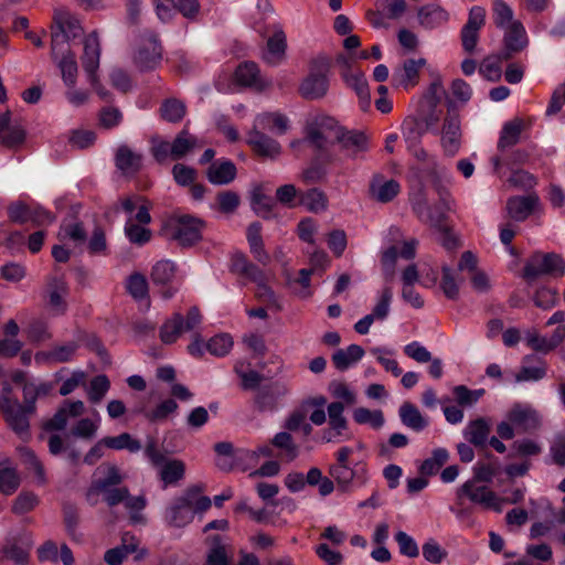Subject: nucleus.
<instances>
[{
    "instance_id": "603ef678",
    "label": "nucleus",
    "mask_w": 565,
    "mask_h": 565,
    "mask_svg": "<svg viewBox=\"0 0 565 565\" xmlns=\"http://www.w3.org/2000/svg\"><path fill=\"white\" fill-rule=\"evenodd\" d=\"M247 241L250 247V252L254 257L263 265L269 262V255L264 249L263 239L260 235V225L253 223L247 228Z\"/></svg>"
},
{
    "instance_id": "5701e85b",
    "label": "nucleus",
    "mask_w": 565,
    "mask_h": 565,
    "mask_svg": "<svg viewBox=\"0 0 565 565\" xmlns=\"http://www.w3.org/2000/svg\"><path fill=\"white\" fill-rule=\"evenodd\" d=\"M247 143L260 157L276 159L281 153V146L271 137L263 134L258 128L253 126L248 132Z\"/></svg>"
},
{
    "instance_id": "4d7b16f0",
    "label": "nucleus",
    "mask_w": 565,
    "mask_h": 565,
    "mask_svg": "<svg viewBox=\"0 0 565 565\" xmlns=\"http://www.w3.org/2000/svg\"><path fill=\"white\" fill-rule=\"evenodd\" d=\"M353 419L360 425H370L374 429L384 425V416L380 409L371 411L365 407H358L353 411Z\"/></svg>"
},
{
    "instance_id": "49530a36",
    "label": "nucleus",
    "mask_w": 565,
    "mask_h": 565,
    "mask_svg": "<svg viewBox=\"0 0 565 565\" xmlns=\"http://www.w3.org/2000/svg\"><path fill=\"white\" fill-rule=\"evenodd\" d=\"M142 158L126 146L116 153V166L124 174H134L141 167Z\"/></svg>"
},
{
    "instance_id": "774afa93",
    "label": "nucleus",
    "mask_w": 565,
    "mask_h": 565,
    "mask_svg": "<svg viewBox=\"0 0 565 565\" xmlns=\"http://www.w3.org/2000/svg\"><path fill=\"white\" fill-rule=\"evenodd\" d=\"M206 561L209 565H231L227 547L221 543L218 537L214 539Z\"/></svg>"
},
{
    "instance_id": "6ab92c4d",
    "label": "nucleus",
    "mask_w": 565,
    "mask_h": 565,
    "mask_svg": "<svg viewBox=\"0 0 565 565\" xmlns=\"http://www.w3.org/2000/svg\"><path fill=\"white\" fill-rule=\"evenodd\" d=\"M461 124L457 114H448L440 130V145L444 153L454 157L461 147Z\"/></svg>"
},
{
    "instance_id": "b1692460",
    "label": "nucleus",
    "mask_w": 565,
    "mask_h": 565,
    "mask_svg": "<svg viewBox=\"0 0 565 565\" xmlns=\"http://www.w3.org/2000/svg\"><path fill=\"white\" fill-rule=\"evenodd\" d=\"M84 412L85 405L82 401H65L44 427L47 430L64 429L71 419L82 416Z\"/></svg>"
},
{
    "instance_id": "052dcab7",
    "label": "nucleus",
    "mask_w": 565,
    "mask_h": 565,
    "mask_svg": "<svg viewBox=\"0 0 565 565\" xmlns=\"http://www.w3.org/2000/svg\"><path fill=\"white\" fill-rule=\"evenodd\" d=\"M104 443L107 448L115 450L127 449L130 452H137L141 449V444L128 433H122L115 437H105Z\"/></svg>"
},
{
    "instance_id": "e2e57ef3",
    "label": "nucleus",
    "mask_w": 565,
    "mask_h": 565,
    "mask_svg": "<svg viewBox=\"0 0 565 565\" xmlns=\"http://www.w3.org/2000/svg\"><path fill=\"white\" fill-rule=\"evenodd\" d=\"M370 353L373 354L377 362L385 369V371L391 372L394 376H399L402 374V369L398 366L396 360L390 358L393 355V350L382 347H375L370 349Z\"/></svg>"
},
{
    "instance_id": "a18cd8bd",
    "label": "nucleus",
    "mask_w": 565,
    "mask_h": 565,
    "mask_svg": "<svg viewBox=\"0 0 565 565\" xmlns=\"http://www.w3.org/2000/svg\"><path fill=\"white\" fill-rule=\"evenodd\" d=\"M504 44L508 50L518 52L527 45L526 31L520 21L511 22V25L504 28Z\"/></svg>"
},
{
    "instance_id": "338daca9",
    "label": "nucleus",
    "mask_w": 565,
    "mask_h": 565,
    "mask_svg": "<svg viewBox=\"0 0 565 565\" xmlns=\"http://www.w3.org/2000/svg\"><path fill=\"white\" fill-rule=\"evenodd\" d=\"M452 393L459 406L471 407L483 396L484 390H470L465 385H458L454 387Z\"/></svg>"
},
{
    "instance_id": "6e6d98bb",
    "label": "nucleus",
    "mask_w": 565,
    "mask_h": 565,
    "mask_svg": "<svg viewBox=\"0 0 565 565\" xmlns=\"http://www.w3.org/2000/svg\"><path fill=\"white\" fill-rule=\"evenodd\" d=\"M533 356H526L524 363L516 374V382H535L542 380L546 375V365L543 361H540L536 365H529L527 363Z\"/></svg>"
},
{
    "instance_id": "f3484780",
    "label": "nucleus",
    "mask_w": 565,
    "mask_h": 565,
    "mask_svg": "<svg viewBox=\"0 0 565 565\" xmlns=\"http://www.w3.org/2000/svg\"><path fill=\"white\" fill-rule=\"evenodd\" d=\"M172 236L181 245H192L201 239L203 222L200 218L182 215L172 221Z\"/></svg>"
},
{
    "instance_id": "0e129e2a",
    "label": "nucleus",
    "mask_w": 565,
    "mask_h": 565,
    "mask_svg": "<svg viewBox=\"0 0 565 565\" xmlns=\"http://www.w3.org/2000/svg\"><path fill=\"white\" fill-rule=\"evenodd\" d=\"M250 204L253 211L260 217L268 218L271 215L273 200L265 195L260 188L252 192Z\"/></svg>"
},
{
    "instance_id": "dca6fc26",
    "label": "nucleus",
    "mask_w": 565,
    "mask_h": 565,
    "mask_svg": "<svg viewBox=\"0 0 565 565\" xmlns=\"http://www.w3.org/2000/svg\"><path fill=\"white\" fill-rule=\"evenodd\" d=\"M507 418L512 422L519 433H533L541 428V414L527 403H515L507 413Z\"/></svg>"
},
{
    "instance_id": "864d4df0",
    "label": "nucleus",
    "mask_w": 565,
    "mask_h": 565,
    "mask_svg": "<svg viewBox=\"0 0 565 565\" xmlns=\"http://www.w3.org/2000/svg\"><path fill=\"white\" fill-rule=\"evenodd\" d=\"M99 426L100 417L99 414L95 412L94 417L79 419L71 429V434L77 438L92 439L95 437Z\"/></svg>"
},
{
    "instance_id": "bf43d9fd",
    "label": "nucleus",
    "mask_w": 565,
    "mask_h": 565,
    "mask_svg": "<svg viewBox=\"0 0 565 565\" xmlns=\"http://www.w3.org/2000/svg\"><path fill=\"white\" fill-rule=\"evenodd\" d=\"M522 127V121L518 119L507 122L502 128L498 147L503 150L514 146L519 141Z\"/></svg>"
},
{
    "instance_id": "2eb2a0df",
    "label": "nucleus",
    "mask_w": 565,
    "mask_h": 565,
    "mask_svg": "<svg viewBox=\"0 0 565 565\" xmlns=\"http://www.w3.org/2000/svg\"><path fill=\"white\" fill-rule=\"evenodd\" d=\"M201 322V315L196 308H191L184 318L174 313L160 329V339L166 344L174 343L183 332L191 331Z\"/></svg>"
},
{
    "instance_id": "8fccbe9b",
    "label": "nucleus",
    "mask_w": 565,
    "mask_h": 565,
    "mask_svg": "<svg viewBox=\"0 0 565 565\" xmlns=\"http://www.w3.org/2000/svg\"><path fill=\"white\" fill-rule=\"evenodd\" d=\"M30 550V541L25 544H21L17 540H9L1 550V557L13 561L18 565H25L28 563Z\"/></svg>"
},
{
    "instance_id": "423d86ee",
    "label": "nucleus",
    "mask_w": 565,
    "mask_h": 565,
    "mask_svg": "<svg viewBox=\"0 0 565 565\" xmlns=\"http://www.w3.org/2000/svg\"><path fill=\"white\" fill-rule=\"evenodd\" d=\"M331 61L326 55H318L309 63L308 74L299 85L300 95L309 100L323 98L330 85Z\"/></svg>"
},
{
    "instance_id": "13d9d810",
    "label": "nucleus",
    "mask_w": 565,
    "mask_h": 565,
    "mask_svg": "<svg viewBox=\"0 0 565 565\" xmlns=\"http://www.w3.org/2000/svg\"><path fill=\"white\" fill-rule=\"evenodd\" d=\"M233 338L228 333H218L206 342V350L210 354L222 358L230 353L233 348Z\"/></svg>"
},
{
    "instance_id": "c03bdc74",
    "label": "nucleus",
    "mask_w": 565,
    "mask_h": 565,
    "mask_svg": "<svg viewBox=\"0 0 565 565\" xmlns=\"http://www.w3.org/2000/svg\"><path fill=\"white\" fill-rule=\"evenodd\" d=\"M424 64V58L407 60L404 62L403 67L394 73V81L397 85L405 88L414 86L417 83L419 70Z\"/></svg>"
},
{
    "instance_id": "9b49d317",
    "label": "nucleus",
    "mask_w": 565,
    "mask_h": 565,
    "mask_svg": "<svg viewBox=\"0 0 565 565\" xmlns=\"http://www.w3.org/2000/svg\"><path fill=\"white\" fill-rule=\"evenodd\" d=\"M412 205L418 217L438 232V241L445 248L452 249L458 245L456 235L445 224L444 214L433 213L422 192L412 199Z\"/></svg>"
},
{
    "instance_id": "39448f33",
    "label": "nucleus",
    "mask_w": 565,
    "mask_h": 565,
    "mask_svg": "<svg viewBox=\"0 0 565 565\" xmlns=\"http://www.w3.org/2000/svg\"><path fill=\"white\" fill-rule=\"evenodd\" d=\"M211 504V499L202 494L200 487H191L174 500L167 512V519L174 526H184L192 522L195 514L207 511Z\"/></svg>"
},
{
    "instance_id": "2f4dec72",
    "label": "nucleus",
    "mask_w": 565,
    "mask_h": 565,
    "mask_svg": "<svg viewBox=\"0 0 565 565\" xmlns=\"http://www.w3.org/2000/svg\"><path fill=\"white\" fill-rule=\"evenodd\" d=\"M341 77L358 95L361 108L366 110L370 107L371 96L364 74L358 70H344L341 72Z\"/></svg>"
},
{
    "instance_id": "3c124183",
    "label": "nucleus",
    "mask_w": 565,
    "mask_h": 565,
    "mask_svg": "<svg viewBox=\"0 0 565 565\" xmlns=\"http://www.w3.org/2000/svg\"><path fill=\"white\" fill-rule=\"evenodd\" d=\"M399 417L402 423L416 431H420L427 427V419L420 414V412L411 403H404L399 407Z\"/></svg>"
},
{
    "instance_id": "72a5a7b5",
    "label": "nucleus",
    "mask_w": 565,
    "mask_h": 565,
    "mask_svg": "<svg viewBox=\"0 0 565 565\" xmlns=\"http://www.w3.org/2000/svg\"><path fill=\"white\" fill-rule=\"evenodd\" d=\"M255 128L259 130H269L277 135H284L290 127L289 119L279 111L263 113L256 116L254 120Z\"/></svg>"
},
{
    "instance_id": "f8f14e48",
    "label": "nucleus",
    "mask_w": 565,
    "mask_h": 565,
    "mask_svg": "<svg viewBox=\"0 0 565 565\" xmlns=\"http://www.w3.org/2000/svg\"><path fill=\"white\" fill-rule=\"evenodd\" d=\"M565 273L564 259L555 253H534L526 262L523 276L531 281L542 275L562 277Z\"/></svg>"
},
{
    "instance_id": "7c9ffc66",
    "label": "nucleus",
    "mask_w": 565,
    "mask_h": 565,
    "mask_svg": "<svg viewBox=\"0 0 565 565\" xmlns=\"http://www.w3.org/2000/svg\"><path fill=\"white\" fill-rule=\"evenodd\" d=\"M234 78L238 85L252 87L258 90H262L269 85V82L262 77L258 66L254 62H244L239 64L235 70Z\"/></svg>"
},
{
    "instance_id": "7ed1b4c3",
    "label": "nucleus",
    "mask_w": 565,
    "mask_h": 565,
    "mask_svg": "<svg viewBox=\"0 0 565 565\" xmlns=\"http://www.w3.org/2000/svg\"><path fill=\"white\" fill-rule=\"evenodd\" d=\"M326 404L327 398L322 395L303 399L287 415L282 427L291 434L308 438L313 431L312 425L321 426L327 422Z\"/></svg>"
},
{
    "instance_id": "c9c22d12",
    "label": "nucleus",
    "mask_w": 565,
    "mask_h": 565,
    "mask_svg": "<svg viewBox=\"0 0 565 565\" xmlns=\"http://www.w3.org/2000/svg\"><path fill=\"white\" fill-rule=\"evenodd\" d=\"M399 183L395 180H385L381 175H375L370 184L371 195L379 202L386 203L392 201L399 192Z\"/></svg>"
},
{
    "instance_id": "9d476101",
    "label": "nucleus",
    "mask_w": 565,
    "mask_h": 565,
    "mask_svg": "<svg viewBox=\"0 0 565 565\" xmlns=\"http://www.w3.org/2000/svg\"><path fill=\"white\" fill-rule=\"evenodd\" d=\"M11 386L3 382L0 396V411L3 413L9 426L21 437L29 436V414L34 411L33 404L28 406L20 405L11 398Z\"/></svg>"
},
{
    "instance_id": "ddd939ff",
    "label": "nucleus",
    "mask_w": 565,
    "mask_h": 565,
    "mask_svg": "<svg viewBox=\"0 0 565 565\" xmlns=\"http://www.w3.org/2000/svg\"><path fill=\"white\" fill-rule=\"evenodd\" d=\"M100 60V44L96 33L87 35L84 40V54L82 56V64L87 74V79L97 95L107 99L110 95L107 89L100 84L97 70Z\"/></svg>"
},
{
    "instance_id": "69168bd1",
    "label": "nucleus",
    "mask_w": 565,
    "mask_h": 565,
    "mask_svg": "<svg viewBox=\"0 0 565 565\" xmlns=\"http://www.w3.org/2000/svg\"><path fill=\"white\" fill-rule=\"evenodd\" d=\"M402 134L408 148L419 143L424 134L422 124L415 118H407L402 125Z\"/></svg>"
},
{
    "instance_id": "4c0bfd02",
    "label": "nucleus",
    "mask_w": 565,
    "mask_h": 565,
    "mask_svg": "<svg viewBox=\"0 0 565 565\" xmlns=\"http://www.w3.org/2000/svg\"><path fill=\"white\" fill-rule=\"evenodd\" d=\"M235 177L236 167L230 160H216L207 169V179L212 184H228Z\"/></svg>"
},
{
    "instance_id": "e433bc0d",
    "label": "nucleus",
    "mask_w": 565,
    "mask_h": 565,
    "mask_svg": "<svg viewBox=\"0 0 565 565\" xmlns=\"http://www.w3.org/2000/svg\"><path fill=\"white\" fill-rule=\"evenodd\" d=\"M21 483L17 467L10 459L0 461V492L4 495L13 494Z\"/></svg>"
},
{
    "instance_id": "1a4fd4ad",
    "label": "nucleus",
    "mask_w": 565,
    "mask_h": 565,
    "mask_svg": "<svg viewBox=\"0 0 565 565\" xmlns=\"http://www.w3.org/2000/svg\"><path fill=\"white\" fill-rule=\"evenodd\" d=\"M54 24L51 30V51L52 58H56L58 52H64L68 47L71 39H75L83 33L78 20L65 9H56L53 17Z\"/></svg>"
},
{
    "instance_id": "473e14b6",
    "label": "nucleus",
    "mask_w": 565,
    "mask_h": 565,
    "mask_svg": "<svg viewBox=\"0 0 565 565\" xmlns=\"http://www.w3.org/2000/svg\"><path fill=\"white\" fill-rule=\"evenodd\" d=\"M417 245L418 242L416 239H409L403 242L399 249L397 246L388 247L382 255V264L384 269L391 275L394 270L397 258L401 257L406 260L413 259L416 255Z\"/></svg>"
},
{
    "instance_id": "c85d7f7f",
    "label": "nucleus",
    "mask_w": 565,
    "mask_h": 565,
    "mask_svg": "<svg viewBox=\"0 0 565 565\" xmlns=\"http://www.w3.org/2000/svg\"><path fill=\"white\" fill-rule=\"evenodd\" d=\"M122 479L124 478L116 466H100L95 472L94 481L87 493L88 499L92 500L95 492L115 488L122 481Z\"/></svg>"
},
{
    "instance_id": "6e6552de",
    "label": "nucleus",
    "mask_w": 565,
    "mask_h": 565,
    "mask_svg": "<svg viewBox=\"0 0 565 565\" xmlns=\"http://www.w3.org/2000/svg\"><path fill=\"white\" fill-rule=\"evenodd\" d=\"M458 502L468 500L473 505L486 511L501 513L504 509V498L494 492L491 488L477 480H467L456 491Z\"/></svg>"
},
{
    "instance_id": "393cba45",
    "label": "nucleus",
    "mask_w": 565,
    "mask_h": 565,
    "mask_svg": "<svg viewBox=\"0 0 565 565\" xmlns=\"http://www.w3.org/2000/svg\"><path fill=\"white\" fill-rule=\"evenodd\" d=\"M565 339V326H558L553 334L547 338L535 330L525 332L524 341L534 351L548 353L557 348Z\"/></svg>"
},
{
    "instance_id": "680f3d73",
    "label": "nucleus",
    "mask_w": 565,
    "mask_h": 565,
    "mask_svg": "<svg viewBox=\"0 0 565 565\" xmlns=\"http://www.w3.org/2000/svg\"><path fill=\"white\" fill-rule=\"evenodd\" d=\"M40 502L39 497L31 491H22L12 503L11 511L17 515H23L33 511Z\"/></svg>"
},
{
    "instance_id": "a878e982",
    "label": "nucleus",
    "mask_w": 565,
    "mask_h": 565,
    "mask_svg": "<svg viewBox=\"0 0 565 565\" xmlns=\"http://www.w3.org/2000/svg\"><path fill=\"white\" fill-rule=\"evenodd\" d=\"M47 305L53 316H61L66 310L68 287L64 279L53 277L46 285Z\"/></svg>"
},
{
    "instance_id": "a19ab883",
    "label": "nucleus",
    "mask_w": 565,
    "mask_h": 565,
    "mask_svg": "<svg viewBox=\"0 0 565 565\" xmlns=\"http://www.w3.org/2000/svg\"><path fill=\"white\" fill-rule=\"evenodd\" d=\"M364 349L359 344H351L345 349L337 350L332 355V362L337 370L345 371L364 356Z\"/></svg>"
},
{
    "instance_id": "a211bd4d",
    "label": "nucleus",
    "mask_w": 565,
    "mask_h": 565,
    "mask_svg": "<svg viewBox=\"0 0 565 565\" xmlns=\"http://www.w3.org/2000/svg\"><path fill=\"white\" fill-rule=\"evenodd\" d=\"M329 428L323 431L322 440L326 443L342 441L349 439L347 434L348 422L343 415L344 406L340 402L328 405Z\"/></svg>"
},
{
    "instance_id": "4468645a",
    "label": "nucleus",
    "mask_w": 565,
    "mask_h": 565,
    "mask_svg": "<svg viewBox=\"0 0 565 565\" xmlns=\"http://www.w3.org/2000/svg\"><path fill=\"white\" fill-rule=\"evenodd\" d=\"M145 454L150 462L159 468V477L164 487L174 484L184 477V462L179 459H167L166 456L157 449L154 443L147 445Z\"/></svg>"
},
{
    "instance_id": "20e7f679",
    "label": "nucleus",
    "mask_w": 565,
    "mask_h": 565,
    "mask_svg": "<svg viewBox=\"0 0 565 565\" xmlns=\"http://www.w3.org/2000/svg\"><path fill=\"white\" fill-rule=\"evenodd\" d=\"M121 209L127 214L125 233L129 242L143 245L151 238V232L146 227L150 223L149 203L140 195H131L121 200Z\"/></svg>"
},
{
    "instance_id": "09e8293b",
    "label": "nucleus",
    "mask_w": 565,
    "mask_h": 565,
    "mask_svg": "<svg viewBox=\"0 0 565 565\" xmlns=\"http://www.w3.org/2000/svg\"><path fill=\"white\" fill-rule=\"evenodd\" d=\"M489 433V422L484 418H478L467 425L463 436L470 444L483 446L488 440Z\"/></svg>"
},
{
    "instance_id": "412c9836",
    "label": "nucleus",
    "mask_w": 565,
    "mask_h": 565,
    "mask_svg": "<svg viewBox=\"0 0 565 565\" xmlns=\"http://www.w3.org/2000/svg\"><path fill=\"white\" fill-rule=\"evenodd\" d=\"M540 210V198L535 193L512 196L507 201V213L515 222H523Z\"/></svg>"
},
{
    "instance_id": "4be33fe9",
    "label": "nucleus",
    "mask_w": 565,
    "mask_h": 565,
    "mask_svg": "<svg viewBox=\"0 0 565 565\" xmlns=\"http://www.w3.org/2000/svg\"><path fill=\"white\" fill-rule=\"evenodd\" d=\"M174 276L175 265L170 260H160L152 268V281L162 287L160 292L163 299L172 298L178 291V287L172 285Z\"/></svg>"
},
{
    "instance_id": "cd10ccee",
    "label": "nucleus",
    "mask_w": 565,
    "mask_h": 565,
    "mask_svg": "<svg viewBox=\"0 0 565 565\" xmlns=\"http://www.w3.org/2000/svg\"><path fill=\"white\" fill-rule=\"evenodd\" d=\"M77 349L78 345L75 342L56 345L51 350L35 353L34 361L38 365H51L70 362L75 356Z\"/></svg>"
},
{
    "instance_id": "c756f323",
    "label": "nucleus",
    "mask_w": 565,
    "mask_h": 565,
    "mask_svg": "<svg viewBox=\"0 0 565 565\" xmlns=\"http://www.w3.org/2000/svg\"><path fill=\"white\" fill-rule=\"evenodd\" d=\"M135 60L141 68H152L159 63L161 46L154 34H149L142 39Z\"/></svg>"
},
{
    "instance_id": "58836bf2",
    "label": "nucleus",
    "mask_w": 565,
    "mask_h": 565,
    "mask_svg": "<svg viewBox=\"0 0 565 565\" xmlns=\"http://www.w3.org/2000/svg\"><path fill=\"white\" fill-rule=\"evenodd\" d=\"M448 12L440 6L430 3L418 10V21L426 29H435L448 21Z\"/></svg>"
},
{
    "instance_id": "bb28decb",
    "label": "nucleus",
    "mask_w": 565,
    "mask_h": 565,
    "mask_svg": "<svg viewBox=\"0 0 565 565\" xmlns=\"http://www.w3.org/2000/svg\"><path fill=\"white\" fill-rule=\"evenodd\" d=\"M270 28L271 35L267 40L264 60L268 64L276 65L280 63L285 56V52L287 49V39L280 24L274 23L271 24Z\"/></svg>"
},
{
    "instance_id": "f257e3e1",
    "label": "nucleus",
    "mask_w": 565,
    "mask_h": 565,
    "mask_svg": "<svg viewBox=\"0 0 565 565\" xmlns=\"http://www.w3.org/2000/svg\"><path fill=\"white\" fill-rule=\"evenodd\" d=\"M307 140L317 149H328L339 143L349 157L356 158L369 149L367 138L358 131H348L329 116H316L306 127Z\"/></svg>"
},
{
    "instance_id": "79ce46f5",
    "label": "nucleus",
    "mask_w": 565,
    "mask_h": 565,
    "mask_svg": "<svg viewBox=\"0 0 565 565\" xmlns=\"http://www.w3.org/2000/svg\"><path fill=\"white\" fill-rule=\"evenodd\" d=\"M53 60L57 63L65 85L73 87L77 78V63L75 55L68 50V47H64V52L60 51L57 57Z\"/></svg>"
},
{
    "instance_id": "0eeeda50",
    "label": "nucleus",
    "mask_w": 565,
    "mask_h": 565,
    "mask_svg": "<svg viewBox=\"0 0 565 565\" xmlns=\"http://www.w3.org/2000/svg\"><path fill=\"white\" fill-rule=\"evenodd\" d=\"M231 270L249 281L256 284V298L267 305L280 308L278 298L273 289L267 285V275L256 265L248 262L245 255L235 254L232 257Z\"/></svg>"
},
{
    "instance_id": "ea45409f",
    "label": "nucleus",
    "mask_w": 565,
    "mask_h": 565,
    "mask_svg": "<svg viewBox=\"0 0 565 565\" xmlns=\"http://www.w3.org/2000/svg\"><path fill=\"white\" fill-rule=\"evenodd\" d=\"M408 149L412 151L413 156L418 161L427 163V168L423 171L419 168H413L411 171L413 178L420 181L422 179H424L426 177L427 178H436L438 174H440L443 172V169L439 168L436 159L430 158L425 149L418 147V145H416L415 147L408 148Z\"/></svg>"
},
{
    "instance_id": "aec40b11",
    "label": "nucleus",
    "mask_w": 565,
    "mask_h": 565,
    "mask_svg": "<svg viewBox=\"0 0 565 565\" xmlns=\"http://www.w3.org/2000/svg\"><path fill=\"white\" fill-rule=\"evenodd\" d=\"M484 22L486 10L479 6L472 7L468 21L461 30V43L467 53L475 52L479 40V31L484 25Z\"/></svg>"
},
{
    "instance_id": "5fc2aeb1",
    "label": "nucleus",
    "mask_w": 565,
    "mask_h": 565,
    "mask_svg": "<svg viewBox=\"0 0 565 565\" xmlns=\"http://www.w3.org/2000/svg\"><path fill=\"white\" fill-rule=\"evenodd\" d=\"M199 147L198 139L186 130H182L172 142V160L183 158Z\"/></svg>"
},
{
    "instance_id": "f704fd0d",
    "label": "nucleus",
    "mask_w": 565,
    "mask_h": 565,
    "mask_svg": "<svg viewBox=\"0 0 565 565\" xmlns=\"http://www.w3.org/2000/svg\"><path fill=\"white\" fill-rule=\"evenodd\" d=\"M24 139V129L19 122H11L10 113L0 115V142L13 147Z\"/></svg>"
},
{
    "instance_id": "37998d69",
    "label": "nucleus",
    "mask_w": 565,
    "mask_h": 565,
    "mask_svg": "<svg viewBox=\"0 0 565 565\" xmlns=\"http://www.w3.org/2000/svg\"><path fill=\"white\" fill-rule=\"evenodd\" d=\"M138 544L139 542L135 536L125 534L122 544L106 551L104 559L108 565H120L129 554L137 551Z\"/></svg>"
},
{
    "instance_id": "f03ea898",
    "label": "nucleus",
    "mask_w": 565,
    "mask_h": 565,
    "mask_svg": "<svg viewBox=\"0 0 565 565\" xmlns=\"http://www.w3.org/2000/svg\"><path fill=\"white\" fill-rule=\"evenodd\" d=\"M352 456L350 446H342L334 452L335 462L328 469L330 478L323 477L317 484L322 497L331 494L335 487L342 492H351L367 484L371 478L367 462L359 460L351 463Z\"/></svg>"
},
{
    "instance_id": "de8ad7c7",
    "label": "nucleus",
    "mask_w": 565,
    "mask_h": 565,
    "mask_svg": "<svg viewBox=\"0 0 565 565\" xmlns=\"http://www.w3.org/2000/svg\"><path fill=\"white\" fill-rule=\"evenodd\" d=\"M271 446L282 451V459L287 462L294 461L299 456V447L294 440L290 431H279L271 439Z\"/></svg>"
}]
</instances>
